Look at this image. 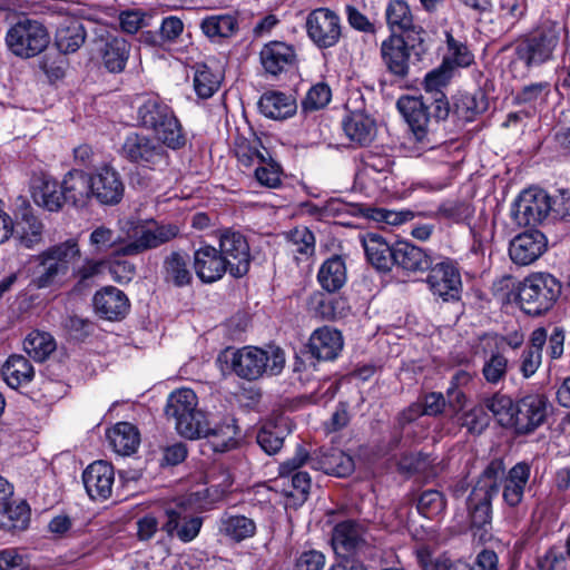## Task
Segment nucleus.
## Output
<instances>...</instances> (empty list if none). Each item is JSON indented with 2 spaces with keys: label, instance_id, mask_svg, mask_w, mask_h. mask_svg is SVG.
<instances>
[{
  "label": "nucleus",
  "instance_id": "obj_1",
  "mask_svg": "<svg viewBox=\"0 0 570 570\" xmlns=\"http://www.w3.org/2000/svg\"><path fill=\"white\" fill-rule=\"evenodd\" d=\"M165 413L174 420L177 432L187 439L207 438L216 452H224L235 446L238 428L235 419L225 415L222 422L207 420L198 409V399L191 389H179L167 399Z\"/></svg>",
  "mask_w": 570,
  "mask_h": 570
},
{
  "label": "nucleus",
  "instance_id": "obj_2",
  "mask_svg": "<svg viewBox=\"0 0 570 570\" xmlns=\"http://www.w3.org/2000/svg\"><path fill=\"white\" fill-rule=\"evenodd\" d=\"M137 125L151 131L167 148L185 147L187 137L173 108L157 96L145 97L136 109Z\"/></svg>",
  "mask_w": 570,
  "mask_h": 570
},
{
  "label": "nucleus",
  "instance_id": "obj_3",
  "mask_svg": "<svg viewBox=\"0 0 570 570\" xmlns=\"http://www.w3.org/2000/svg\"><path fill=\"white\" fill-rule=\"evenodd\" d=\"M560 295L561 284L553 275L532 273L521 282L518 301L527 314L537 316L550 311Z\"/></svg>",
  "mask_w": 570,
  "mask_h": 570
},
{
  "label": "nucleus",
  "instance_id": "obj_4",
  "mask_svg": "<svg viewBox=\"0 0 570 570\" xmlns=\"http://www.w3.org/2000/svg\"><path fill=\"white\" fill-rule=\"evenodd\" d=\"M504 475V466L501 461H492L468 498V508L472 527L483 528L490 524L492 519L491 501L499 492V481Z\"/></svg>",
  "mask_w": 570,
  "mask_h": 570
},
{
  "label": "nucleus",
  "instance_id": "obj_5",
  "mask_svg": "<svg viewBox=\"0 0 570 570\" xmlns=\"http://www.w3.org/2000/svg\"><path fill=\"white\" fill-rule=\"evenodd\" d=\"M285 364V354L279 347L269 352L255 346H244L233 352L230 366L235 374L242 379L253 381L265 372L272 375L281 373Z\"/></svg>",
  "mask_w": 570,
  "mask_h": 570
},
{
  "label": "nucleus",
  "instance_id": "obj_6",
  "mask_svg": "<svg viewBox=\"0 0 570 570\" xmlns=\"http://www.w3.org/2000/svg\"><path fill=\"white\" fill-rule=\"evenodd\" d=\"M563 29L558 23H546L515 47V59L512 65L523 63L527 67L541 65L553 57Z\"/></svg>",
  "mask_w": 570,
  "mask_h": 570
},
{
  "label": "nucleus",
  "instance_id": "obj_7",
  "mask_svg": "<svg viewBox=\"0 0 570 570\" xmlns=\"http://www.w3.org/2000/svg\"><path fill=\"white\" fill-rule=\"evenodd\" d=\"M396 107L420 142L430 144V135L442 119L435 117L432 100L422 96H402Z\"/></svg>",
  "mask_w": 570,
  "mask_h": 570
},
{
  "label": "nucleus",
  "instance_id": "obj_8",
  "mask_svg": "<svg viewBox=\"0 0 570 570\" xmlns=\"http://www.w3.org/2000/svg\"><path fill=\"white\" fill-rule=\"evenodd\" d=\"M167 146L154 137L130 132L126 136L122 144V155L130 163L147 167L149 169H157L167 166L169 155Z\"/></svg>",
  "mask_w": 570,
  "mask_h": 570
},
{
  "label": "nucleus",
  "instance_id": "obj_9",
  "mask_svg": "<svg viewBox=\"0 0 570 570\" xmlns=\"http://www.w3.org/2000/svg\"><path fill=\"white\" fill-rule=\"evenodd\" d=\"M7 45L19 57H33L45 50L49 43L46 28L36 20L22 19L7 32Z\"/></svg>",
  "mask_w": 570,
  "mask_h": 570
},
{
  "label": "nucleus",
  "instance_id": "obj_10",
  "mask_svg": "<svg viewBox=\"0 0 570 570\" xmlns=\"http://www.w3.org/2000/svg\"><path fill=\"white\" fill-rule=\"evenodd\" d=\"M91 195L104 206L118 205L125 194V183L120 173L111 165L104 164L90 173Z\"/></svg>",
  "mask_w": 570,
  "mask_h": 570
},
{
  "label": "nucleus",
  "instance_id": "obj_11",
  "mask_svg": "<svg viewBox=\"0 0 570 570\" xmlns=\"http://www.w3.org/2000/svg\"><path fill=\"white\" fill-rule=\"evenodd\" d=\"M512 216L519 225H535L551 217V197L542 189L523 190L512 208Z\"/></svg>",
  "mask_w": 570,
  "mask_h": 570
},
{
  "label": "nucleus",
  "instance_id": "obj_12",
  "mask_svg": "<svg viewBox=\"0 0 570 570\" xmlns=\"http://www.w3.org/2000/svg\"><path fill=\"white\" fill-rule=\"evenodd\" d=\"M549 401L543 393H530L515 403L513 430L530 434L541 426L548 415Z\"/></svg>",
  "mask_w": 570,
  "mask_h": 570
},
{
  "label": "nucleus",
  "instance_id": "obj_13",
  "mask_svg": "<svg viewBox=\"0 0 570 570\" xmlns=\"http://www.w3.org/2000/svg\"><path fill=\"white\" fill-rule=\"evenodd\" d=\"M305 27L309 39L320 48L333 47L341 38L340 17L327 8L313 10Z\"/></svg>",
  "mask_w": 570,
  "mask_h": 570
},
{
  "label": "nucleus",
  "instance_id": "obj_14",
  "mask_svg": "<svg viewBox=\"0 0 570 570\" xmlns=\"http://www.w3.org/2000/svg\"><path fill=\"white\" fill-rule=\"evenodd\" d=\"M179 233V228L174 224L156 225L154 227H136L134 232L135 239L122 247L117 248V255L134 256L148 249L156 248L173 238Z\"/></svg>",
  "mask_w": 570,
  "mask_h": 570
},
{
  "label": "nucleus",
  "instance_id": "obj_15",
  "mask_svg": "<svg viewBox=\"0 0 570 570\" xmlns=\"http://www.w3.org/2000/svg\"><path fill=\"white\" fill-rule=\"evenodd\" d=\"M430 268L426 282L433 295L445 302L459 299L462 282L455 264L451 259H445Z\"/></svg>",
  "mask_w": 570,
  "mask_h": 570
},
{
  "label": "nucleus",
  "instance_id": "obj_16",
  "mask_svg": "<svg viewBox=\"0 0 570 570\" xmlns=\"http://www.w3.org/2000/svg\"><path fill=\"white\" fill-rule=\"evenodd\" d=\"M219 253L229 264V274L234 277L244 276L249 269V246L243 234L225 230L219 238Z\"/></svg>",
  "mask_w": 570,
  "mask_h": 570
},
{
  "label": "nucleus",
  "instance_id": "obj_17",
  "mask_svg": "<svg viewBox=\"0 0 570 570\" xmlns=\"http://www.w3.org/2000/svg\"><path fill=\"white\" fill-rule=\"evenodd\" d=\"M367 539L366 527L355 520H345L337 523L332 533L333 548L343 559L361 551L367 544Z\"/></svg>",
  "mask_w": 570,
  "mask_h": 570
},
{
  "label": "nucleus",
  "instance_id": "obj_18",
  "mask_svg": "<svg viewBox=\"0 0 570 570\" xmlns=\"http://www.w3.org/2000/svg\"><path fill=\"white\" fill-rule=\"evenodd\" d=\"M548 247L546 235L537 229L525 230L517 235L509 246V255L513 263L525 266L535 262Z\"/></svg>",
  "mask_w": 570,
  "mask_h": 570
},
{
  "label": "nucleus",
  "instance_id": "obj_19",
  "mask_svg": "<svg viewBox=\"0 0 570 570\" xmlns=\"http://www.w3.org/2000/svg\"><path fill=\"white\" fill-rule=\"evenodd\" d=\"M10 236H13L21 246L32 248L42 240L43 224L35 216L32 208L24 205L19 208L13 223L10 217Z\"/></svg>",
  "mask_w": 570,
  "mask_h": 570
},
{
  "label": "nucleus",
  "instance_id": "obj_20",
  "mask_svg": "<svg viewBox=\"0 0 570 570\" xmlns=\"http://www.w3.org/2000/svg\"><path fill=\"white\" fill-rule=\"evenodd\" d=\"M83 485L94 500H106L110 497L115 481L114 468L105 461L91 463L82 474Z\"/></svg>",
  "mask_w": 570,
  "mask_h": 570
},
{
  "label": "nucleus",
  "instance_id": "obj_21",
  "mask_svg": "<svg viewBox=\"0 0 570 570\" xmlns=\"http://www.w3.org/2000/svg\"><path fill=\"white\" fill-rule=\"evenodd\" d=\"M194 268L204 283H213L229 272V264L215 247L204 246L194 254Z\"/></svg>",
  "mask_w": 570,
  "mask_h": 570
},
{
  "label": "nucleus",
  "instance_id": "obj_22",
  "mask_svg": "<svg viewBox=\"0 0 570 570\" xmlns=\"http://www.w3.org/2000/svg\"><path fill=\"white\" fill-rule=\"evenodd\" d=\"M344 342L340 331L323 326L309 336L308 350L320 361L335 360L343 348Z\"/></svg>",
  "mask_w": 570,
  "mask_h": 570
},
{
  "label": "nucleus",
  "instance_id": "obj_23",
  "mask_svg": "<svg viewBox=\"0 0 570 570\" xmlns=\"http://www.w3.org/2000/svg\"><path fill=\"white\" fill-rule=\"evenodd\" d=\"M31 197L33 202L49 212H58L63 204V191L56 179L41 174L31 180Z\"/></svg>",
  "mask_w": 570,
  "mask_h": 570
},
{
  "label": "nucleus",
  "instance_id": "obj_24",
  "mask_svg": "<svg viewBox=\"0 0 570 570\" xmlns=\"http://www.w3.org/2000/svg\"><path fill=\"white\" fill-rule=\"evenodd\" d=\"M94 306L106 320H120L129 311V301L125 293L114 286L104 287L94 296Z\"/></svg>",
  "mask_w": 570,
  "mask_h": 570
},
{
  "label": "nucleus",
  "instance_id": "obj_25",
  "mask_svg": "<svg viewBox=\"0 0 570 570\" xmlns=\"http://www.w3.org/2000/svg\"><path fill=\"white\" fill-rule=\"evenodd\" d=\"M381 53L389 71L404 78L409 73L410 48L400 36H391L382 42Z\"/></svg>",
  "mask_w": 570,
  "mask_h": 570
},
{
  "label": "nucleus",
  "instance_id": "obj_26",
  "mask_svg": "<svg viewBox=\"0 0 570 570\" xmlns=\"http://www.w3.org/2000/svg\"><path fill=\"white\" fill-rule=\"evenodd\" d=\"M451 78V70L446 68L443 63L430 71L424 79V89L426 94H430L431 97H428L432 100V105L435 108V117L438 119H446L450 112V105L445 97V95L441 91V89L449 82Z\"/></svg>",
  "mask_w": 570,
  "mask_h": 570
},
{
  "label": "nucleus",
  "instance_id": "obj_27",
  "mask_svg": "<svg viewBox=\"0 0 570 570\" xmlns=\"http://www.w3.org/2000/svg\"><path fill=\"white\" fill-rule=\"evenodd\" d=\"M261 62L266 72L276 76L295 62L296 53L292 46L283 41H271L261 50Z\"/></svg>",
  "mask_w": 570,
  "mask_h": 570
},
{
  "label": "nucleus",
  "instance_id": "obj_28",
  "mask_svg": "<svg viewBox=\"0 0 570 570\" xmlns=\"http://www.w3.org/2000/svg\"><path fill=\"white\" fill-rule=\"evenodd\" d=\"M63 203H71L73 206L83 207L92 199L90 173L82 170H70L65 175L61 183Z\"/></svg>",
  "mask_w": 570,
  "mask_h": 570
},
{
  "label": "nucleus",
  "instance_id": "obj_29",
  "mask_svg": "<svg viewBox=\"0 0 570 570\" xmlns=\"http://www.w3.org/2000/svg\"><path fill=\"white\" fill-rule=\"evenodd\" d=\"M164 282L175 287L188 286L193 281L189 256L181 252H171L163 262Z\"/></svg>",
  "mask_w": 570,
  "mask_h": 570
},
{
  "label": "nucleus",
  "instance_id": "obj_30",
  "mask_svg": "<svg viewBox=\"0 0 570 570\" xmlns=\"http://www.w3.org/2000/svg\"><path fill=\"white\" fill-rule=\"evenodd\" d=\"M311 466L326 474L346 476L354 470L353 459L337 449L321 451L311 458Z\"/></svg>",
  "mask_w": 570,
  "mask_h": 570
},
{
  "label": "nucleus",
  "instance_id": "obj_31",
  "mask_svg": "<svg viewBox=\"0 0 570 570\" xmlns=\"http://www.w3.org/2000/svg\"><path fill=\"white\" fill-rule=\"evenodd\" d=\"M394 264L407 272H425L430 269V255L409 242H397L394 245Z\"/></svg>",
  "mask_w": 570,
  "mask_h": 570
},
{
  "label": "nucleus",
  "instance_id": "obj_32",
  "mask_svg": "<svg viewBox=\"0 0 570 570\" xmlns=\"http://www.w3.org/2000/svg\"><path fill=\"white\" fill-rule=\"evenodd\" d=\"M347 138L358 146L371 144L376 134L375 121L363 111L351 112L343 121Z\"/></svg>",
  "mask_w": 570,
  "mask_h": 570
},
{
  "label": "nucleus",
  "instance_id": "obj_33",
  "mask_svg": "<svg viewBox=\"0 0 570 570\" xmlns=\"http://www.w3.org/2000/svg\"><path fill=\"white\" fill-rule=\"evenodd\" d=\"M530 478V466L520 462L507 474L503 484L502 497L509 507H517L521 503L525 487Z\"/></svg>",
  "mask_w": 570,
  "mask_h": 570
},
{
  "label": "nucleus",
  "instance_id": "obj_34",
  "mask_svg": "<svg viewBox=\"0 0 570 570\" xmlns=\"http://www.w3.org/2000/svg\"><path fill=\"white\" fill-rule=\"evenodd\" d=\"M367 261L379 271L387 272L394 265V246H390L382 236L368 234L363 239Z\"/></svg>",
  "mask_w": 570,
  "mask_h": 570
},
{
  "label": "nucleus",
  "instance_id": "obj_35",
  "mask_svg": "<svg viewBox=\"0 0 570 570\" xmlns=\"http://www.w3.org/2000/svg\"><path fill=\"white\" fill-rule=\"evenodd\" d=\"M258 108L268 118L285 119L295 114L297 106L292 96L279 91H268L261 97Z\"/></svg>",
  "mask_w": 570,
  "mask_h": 570
},
{
  "label": "nucleus",
  "instance_id": "obj_36",
  "mask_svg": "<svg viewBox=\"0 0 570 570\" xmlns=\"http://www.w3.org/2000/svg\"><path fill=\"white\" fill-rule=\"evenodd\" d=\"M218 531L232 541L240 542L254 537L256 523L242 514L224 513L218 521Z\"/></svg>",
  "mask_w": 570,
  "mask_h": 570
},
{
  "label": "nucleus",
  "instance_id": "obj_37",
  "mask_svg": "<svg viewBox=\"0 0 570 570\" xmlns=\"http://www.w3.org/2000/svg\"><path fill=\"white\" fill-rule=\"evenodd\" d=\"M107 439L110 446L119 455H130L135 453L140 443L138 430L128 422H119L108 430Z\"/></svg>",
  "mask_w": 570,
  "mask_h": 570
},
{
  "label": "nucleus",
  "instance_id": "obj_38",
  "mask_svg": "<svg viewBox=\"0 0 570 570\" xmlns=\"http://www.w3.org/2000/svg\"><path fill=\"white\" fill-rule=\"evenodd\" d=\"M100 53L104 65L109 71L120 72L129 57V45L124 38L110 37L102 40Z\"/></svg>",
  "mask_w": 570,
  "mask_h": 570
},
{
  "label": "nucleus",
  "instance_id": "obj_39",
  "mask_svg": "<svg viewBox=\"0 0 570 570\" xmlns=\"http://www.w3.org/2000/svg\"><path fill=\"white\" fill-rule=\"evenodd\" d=\"M35 371L30 362L22 355H11L2 366V376L7 384L17 389L33 379Z\"/></svg>",
  "mask_w": 570,
  "mask_h": 570
},
{
  "label": "nucleus",
  "instance_id": "obj_40",
  "mask_svg": "<svg viewBox=\"0 0 570 570\" xmlns=\"http://www.w3.org/2000/svg\"><path fill=\"white\" fill-rule=\"evenodd\" d=\"M234 153L238 164L244 168L256 167L265 158L264 154H271L258 138L248 139L243 136L235 139Z\"/></svg>",
  "mask_w": 570,
  "mask_h": 570
},
{
  "label": "nucleus",
  "instance_id": "obj_41",
  "mask_svg": "<svg viewBox=\"0 0 570 570\" xmlns=\"http://www.w3.org/2000/svg\"><path fill=\"white\" fill-rule=\"evenodd\" d=\"M321 286L332 293L338 291L346 282V267L340 256L325 261L317 274Z\"/></svg>",
  "mask_w": 570,
  "mask_h": 570
},
{
  "label": "nucleus",
  "instance_id": "obj_42",
  "mask_svg": "<svg viewBox=\"0 0 570 570\" xmlns=\"http://www.w3.org/2000/svg\"><path fill=\"white\" fill-rule=\"evenodd\" d=\"M86 31L78 20L62 24L56 32V46L63 53L77 51L85 42Z\"/></svg>",
  "mask_w": 570,
  "mask_h": 570
},
{
  "label": "nucleus",
  "instance_id": "obj_43",
  "mask_svg": "<svg viewBox=\"0 0 570 570\" xmlns=\"http://www.w3.org/2000/svg\"><path fill=\"white\" fill-rule=\"evenodd\" d=\"M386 22L393 32L414 31V17L405 0H391L385 10Z\"/></svg>",
  "mask_w": 570,
  "mask_h": 570
},
{
  "label": "nucleus",
  "instance_id": "obj_44",
  "mask_svg": "<svg viewBox=\"0 0 570 570\" xmlns=\"http://www.w3.org/2000/svg\"><path fill=\"white\" fill-rule=\"evenodd\" d=\"M203 32L213 41L229 38L238 30L237 19L232 14L209 16L200 23Z\"/></svg>",
  "mask_w": 570,
  "mask_h": 570
},
{
  "label": "nucleus",
  "instance_id": "obj_45",
  "mask_svg": "<svg viewBox=\"0 0 570 570\" xmlns=\"http://www.w3.org/2000/svg\"><path fill=\"white\" fill-rule=\"evenodd\" d=\"M223 76L207 65H196L194 73V89L199 98H210L220 87Z\"/></svg>",
  "mask_w": 570,
  "mask_h": 570
},
{
  "label": "nucleus",
  "instance_id": "obj_46",
  "mask_svg": "<svg viewBox=\"0 0 570 570\" xmlns=\"http://www.w3.org/2000/svg\"><path fill=\"white\" fill-rule=\"evenodd\" d=\"M287 245L297 261L306 259L315 253V236L305 226H298L287 234Z\"/></svg>",
  "mask_w": 570,
  "mask_h": 570
},
{
  "label": "nucleus",
  "instance_id": "obj_47",
  "mask_svg": "<svg viewBox=\"0 0 570 570\" xmlns=\"http://www.w3.org/2000/svg\"><path fill=\"white\" fill-rule=\"evenodd\" d=\"M23 350L35 361L42 362L56 350V342L49 333L33 331L26 337Z\"/></svg>",
  "mask_w": 570,
  "mask_h": 570
},
{
  "label": "nucleus",
  "instance_id": "obj_48",
  "mask_svg": "<svg viewBox=\"0 0 570 570\" xmlns=\"http://www.w3.org/2000/svg\"><path fill=\"white\" fill-rule=\"evenodd\" d=\"M484 405L493 414L500 425L513 429L515 404L511 397L495 393L484 401Z\"/></svg>",
  "mask_w": 570,
  "mask_h": 570
},
{
  "label": "nucleus",
  "instance_id": "obj_49",
  "mask_svg": "<svg viewBox=\"0 0 570 570\" xmlns=\"http://www.w3.org/2000/svg\"><path fill=\"white\" fill-rule=\"evenodd\" d=\"M38 261L39 264L36 268L35 283L39 288L52 285L58 278L68 273L61 264L47 256L43 252L38 256Z\"/></svg>",
  "mask_w": 570,
  "mask_h": 570
},
{
  "label": "nucleus",
  "instance_id": "obj_50",
  "mask_svg": "<svg viewBox=\"0 0 570 570\" xmlns=\"http://www.w3.org/2000/svg\"><path fill=\"white\" fill-rule=\"evenodd\" d=\"M446 45L448 52L442 63L451 71L454 67L464 68L473 62L474 56L466 45L455 40L451 33H446Z\"/></svg>",
  "mask_w": 570,
  "mask_h": 570
},
{
  "label": "nucleus",
  "instance_id": "obj_51",
  "mask_svg": "<svg viewBox=\"0 0 570 570\" xmlns=\"http://www.w3.org/2000/svg\"><path fill=\"white\" fill-rule=\"evenodd\" d=\"M265 158L255 167L256 180L267 188H276L282 183L283 169L271 154H264Z\"/></svg>",
  "mask_w": 570,
  "mask_h": 570
},
{
  "label": "nucleus",
  "instance_id": "obj_52",
  "mask_svg": "<svg viewBox=\"0 0 570 570\" xmlns=\"http://www.w3.org/2000/svg\"><path fill=\"white\" fill-rule=\"evenodd\" d=\"M89 245L95 254H106L112 249V253L117 255V248L122 247L120 237L116 233L106 226L96 227L89 236Z\"/></svg>",
  "mask_w": 570,
  "mask_h": 570
},
{
  "label": "nucleus",
  "instance_id": "obj_53",
  "mask_svg": "<svg viewBox=\"0 0 570 570\" xmlns=\"http://www.w3.org/2000/svg\"><path fill=\"white\" fill-rule=\"evenodd\" d=\"M551 92V83L539 81L524 86L515 96L514 101L518 105H529L531 107L542 106Z\"/></svg>",
  "mask_w": 570,
  "mask_h": 570
},
{
  "label": "nucleus",
  "instance_id": "obj_54",
  "mask_svg": "<svg viewBox=\"0 0 570 570\" xmlns=\"http://www.w3.org/2000/svg\"><path fill=\"white\" fill-rule=\"evenodd\" d=\"M43 253L47 256L51 257L57 263L61 264L67 271H69L70 265L79 259L80 257V247L78 240L76 238H69L60 244L50 246Z\"/></svg>",
  "mask_w": 570,
  "mask_h": 570
},
{
  "label": "nucleus",
  "instance_id": "obj_55",
  "mask_svg": "<svg viewBox=\"0 0 570 570\" xmlns=\"http://www.w3.org/2000/svg\"><path fill=\"white\" fill-rule=\"evenodd\" d=\"M446 501L442 492L438 490H425L417 499V511L425 518L433 519L445 510Z\"/></svg>",
  "mask_w": 570,
  "mask_h": 570
},
{
  "label": "nucleus",
  "instance_id": "obj_56",
  "mask_svg": "<svg viewBox=\"0 0 570 570\" xmlns=\"http://www.w3.org/2000/svg\"><path fill=\"white\" fill-rule=\"evenodd\" d=\"M472 215L473 208L469 203L461 200H446L439 206L434 217L459 224L466 222Z\"/></svg>",
  "mask_w": 570,
  "mask_h": 570
},
{
  "label": "nucleus",
  "instance_id": "obj_57",
  "mask_svg": "<svg viewBox=\"0 0 570 570\" xmlns=\"http://www.w3.org/2000/svg\"><path fill=\"white\" fill-rule=\"evenodd\" d=\"M332 98L331 88L323 82L314 85L302 101L304 112H312L324 108Z\"/></svg>",
  "mask_w": 570,
  "mask_h": 570
},
{
  "label": "nucleus",
  "instance_id": "obj_58",
  "mask_svg": "<svg viewBox=\"0 0 570 570\" xmlns=\"http://www.w3.org/2000/svg\"><path fill=\"white\" fill-rule=\"evenodd\" d=\"M283 442V431L275 425H264L257 433L258 445L269 455L277 453Z\"/></svg>",
  "mask_w": 570,
  "mask_h": 570
},
{
  "label": "nucleus",
  "instance_id": "obj_59",
  "mask_svg": "<svg viewBox=\"0 0 570 570\" xmlns=\"http://www.w3.org/2000/svg\"><path fill=\"white\" fill-rule=\"evenodd\" d=\"M507 370L508 358L500 353H495L485 361L482 374L488 383L497 384L504 379Z\"/></svg>",
  "mask_w": 570,
  "mask_h": 570
},
{
  "label": "nucleus",
  "instance_id": "obj_60",
  "mask_svg": "<svg viewBox=\"0 0 570 570\" xmlns=\"http://www.w3.org/2000/svg\"><path fill=\"white\" fill-rule=\"evenodd\" d=\"M6 514L8 522L4 525L12 530H24L30 521L29 508L26 503L21 502L14 507H7Z\"/></svg>",
  "mask_w": 570,
  "mask_h": 570
},
{
  "label": "nucleus",
  "instance_id": "obj_61",
  "mask_svg": "<svg viewBox=\"0 0 570 570\" xmlns=\"http://www.w3.org/2000/svg\"><path fill=\"white\" fill-rule=\"evenodd\" d=\"M417 560L424 570H459L461 563H451L448 559L432 560L426 548L417 550Z\"/></svg>",
  "mask_w": 570,
  "mask_h": 570
},
{
  "label": "nucleus",
  "instance_id": "obj_62",
  "mask_svg": "<svg viewBox=\"0 0 570 570\" xmlns=\"http://www.w3.org/2000/svg\"><path fill=\"white\" fill-rule=\"evenodd\" d=\"M325 556L316 550L304 551L295 563V570H323Z\"/></svg>",
  "mask_w": 570,
  "mask_h": 570
},
{
  "label": "nucleus",
  "instance_id": "obj_63",
  "mask_svg": "<svg viewBox=\"0 0 570 570\" xmlns=\"http://www.w3.org/2000/svg\"><path fill=\"white\" fill-rule=\"evenodd\" d=\"M551 217L553 219L570 220V193L560 191L551 197Z\"/></svg>",
  "mask_w": 570,
  "mask_h": 570
},
{
  "label": "nucleus",
  "instance_id": "obj_64",
  "mask_svg": "<svg viewBox=\"0 0 570 570\" xmlns=\"http://www.w3.org/2000/svg\"><path fill=\"white\" fill-rule=\"evenodd\" d=\"M458 563H460V561ZM461 564L459 570H498V556L494 551L482 550L472 566H468L463 562H461Z\"/></svg>",
  "mask_w": 570,
  "mask_h": 570
}]
</instances>
